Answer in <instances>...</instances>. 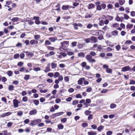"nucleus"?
<instances>
[{
	"mask_svg": "<svg viewBox=\"0 0 135 135\" xmlns=\"http://www.w3.org/2000/svg\"><path fill=\"white\" fill-rule=\"evenodd\" d=\"M13 102L14 107L15 108L18 107V103H20V102L16 99H14Z\"/></svg>",
	"mask_w": 135,
	"mask_h": 135,
	"instance_id": "nucleus-4",
	"label": "nucleus"
},
{
	"mask_svg": "<svg viewBox=\"0 0 135 135\" xmlns=\"http://www.w3.org/2000/svg\"><path fill=\"white\" fill-rule=\"evenodd\" d=\"M119 26V24L117 23H116L114 24L113 25V26L114 28H116L118 27Z\"/></svg>",
	"mask_w": 135,
	"mask_h": 135,
	"instance_id": "nucleus-37",
	"label": "nucleus"
},
{
	"mask_svg": "<svg viewBox=\"0 0 135 135\" xmlns=\"http://www.w3.org/2000/svg\"><path fill=\"white\" fill-rule=\"evenodd\" d=\"M116 106V105L114 104H112L110 106V107L111 108H115Z\"/></svg>",
	"mask_w": 135,
	"mask_h": 135,
	"instance_id": "nucleus-59",
	"label": "nucleus"
},
{
	"mask_svg": "<svg viewBox=\"0 0 135 135\" xmlns=\"http://www.w3.org/2000/svg\"><path fill=\"white\" fill-rule=\"evenodd\" d=\"M64 112H60L57 113H55L56 115V116H60L61 115H62L64 113Z\"/></svg>",
	"mask_w": 135,
	"mask_h": 135,
	"instance_id": "nucleus-31",
	"label": "nucleus"
},
{
	"mask_svg": "<svg viewBox=\"0 0 135 135\" xmlns=\"http://www.w3.org/2000/svg\"><path fill=\"white\" fill-rule=\"evenodd\" d=\"M93 15L92 14H89V13H87L85 15V18H91L92 17Z\"/></svg>",
	"mask_w": 135,
	"mask_h": 135,
	"instance_id": "nucleus-15",
	"label": "nucleus"
},
{
	"mask_svg": "<svg viewBox=\"0 0 135 135\" xmlns=\"http://www.w3.org/2000/svg\"><path fill=\"white\" fill-rule=\"evenodd\" d=\"M37 110L35 109L33 110H31L29 112V114L30 115H35L37 113Z\"/></svg>",
	"mask_w": 135,
	"mask_h": 135,
	"instance_id": "nucleus-6",
	"label": "nucleus"
},
{
	"mask_svg": "<svg viewBox=\"0 0 135 135\" xmlns=\"http://www.w3.org/2000/svg\"><path fill=\"white\" fill-rule=\"evenodd\" d=\"M91 112V111L88 110H86L85 112V114L87 115H88Z\"/></svg>",
	"mask_w": 135,
	"mask_h": 135,
	"instance_id": "nucleus-38",
	"label": "nucleus"
},
{
	"mask_svg": "<svg viewBox=\"0 0 135 135\" xmlns=\"http://www.w3.org/2000/svg\"><path fill=\"white\" fill-rule=\"evenodd\" d=\"M88 134H91V135H94L97 134L96 132L93 131L88 132Z\"/></svg>",
	"mask_w": 135,
	"mask_h": 135,
	"instance_id": "nucleus-27",
	"label": "nucleus"
},
{
	"mask_svg": "<svg viewBox=\"0 0 135 135\" xmlns=\"http://www.w3.org/2000/svg\"><path fill=\"white\" fill-rule=\"evenodd\" d=\"M60 54L62 56L64 57H66V56L67 54L65 52H60Z\"/></svg>",
	"mask_w": 135,
	"mask_h": 135,
	"instance_id": "nucleus-48",
	"label": "nucleus"
},
{
	"mask_svg": "<svg viewBox=\"0 0 135 135\" xmlns=\"http://www.w3.org/2000/svg\"><path fill=\"white\" fill-rule=\"evenodd\" d=\"M51 44V42L48 40H46L45 41V45H50Z\"/></svg>",
	"mask_w": 135,
	"mask_h": 135,
	"instance_id": "nucleus-47",
	"label": "nucleus"
},
{
	"mask_svg": "<svg viewBox=\"0 0 135 135\" xmlns=\"http://www.w3.org/2000/svg\"><path fill=\"white\" fill-rule=\"evenodd\" d=\"M104 126L102 125L99 126L97 129L99 131H100L101 130L104 128Z\"/></svg>",
	"mask_w": 135,
	"mask_h": 135,
	"instance_id": "nucleus-24",
	"label": "nucleus"
},
{
	"mask_svg": "<svg viewBox=\"0 0 135 135\" xmlns=\"http://www.w3.org/2000/svg\"><path fill=\"white\" fill-rule=\"evenodd\" d=\"M88 55H90L91 56H94L96 55V54L95 52L92 51L89 54H88Z\"/></svg>",
	"mask_w": 135,
	"mask_h": 135,
	"instance_id": "nucleus-19",
	"label": "nucleus"
},
{
	"mask_svg": "<svg viewBox=\"0 0 135 135\" xmlns=\"http://www.w3.org/2000/svg\"><path fill=\"white\" fill-rule=\"evenodd\" d=\"M22 101L25 102H26L27 101V97H24L22 99Z\"/></svg>",
	"mask_w": 135,
	"mask_h": 135,
	"instance_id": "nucleus-34",
	"label": "nucleus"
},
{
	"mask_svg": "<svg viewBox=\"0 0 135 135\" xmlns=\"http://www.w3.org/2000/svg\"><path fill=\"white\" fill-rule=\"evenodd\" d=\"M129 84H135V81L133 80H131Z\"/></svg>",
	"mask_w": 135,
	"mask_h": 135,
	"instance_id": "nucleus-62",
	"label": "nucleus"
},
{
	"mask_svg": "<svg viewBox=\"0 0 135 135\" xmlns=\"http://www.w3.org/2000/svg\"><path fill=\"white\" fill-rule=\"evenodd\" d=\"M94 6L95 5L94 4L92 3H90L88 5V8L89 9H90L92 8H94Z\"/></svg>",
	"mask_w": 135,
	"mask_h": 135,
	"instance_id": "nucleus-11",
	"label": "nucleus"
},
{
	"mask_svg": "<svg viewBox=\"0 0 135 135\" xmlns=\"http://www.w3.org/2000/svg\"><path fill=\"white\" fill-rule=\"evenodd\" d=\"M23 114V112L21 111H18L17 113V115L19 116H21Z\"/></svg>",
	"mask_w": 135,
	"mask_h": 135,
	"instance_id": "nucleus-41",
	"label": "nucleus"
},
{
	"mask_svg": "<svg viewBox=\"0 0 135 135\" xmlns=\"http://www.w3.org/2000/svg\"><path fill=\"white\" fill-rule=\"evenodd\" d=\"M13 124V123L12 122H9L7 123V126L8 127H10L12 126Z\"/></svg>",
	"mask_w": 135,
	"mask_h": 135,
	"instance_id": "nucleus-45",
	"label": "nucleus"
},
{
	"mask_svg": "<svg viewBox=\"0 0 135 135\" xmlns=\"http://www.w3.org/2000/svg\"><path fill=\"white\" fill-rule=\"evenodd\" d=\"M38 43V41L37 40H32L30 41V43L31 45L33 44H37Z\"/></svg>",
	"mask_w": 135,
	"mask_h": 135,
	"instance_id": "nucleus-10",
	"label": "nucleus"
},
{
	"mask_svg": "<svg viewBox=\"0 0 135 135\" xmlns=\"http://www.w3.org/2000/svg\"><path fill=\"white\" fill-rule=\"evenodd\" d=\"M78 103V101L77 100H74L72 102V104L73 105H75Z\"/></svg>",
	"mask_w": 135,
	"mask_h": 135,
	"instance_id": "nucleus-33",
	"label": "nucleus"
},
{
	"mask_svg": "<svg viewBox=\"0 0 135 135\" xmlns=\"http://www.w3.org/2000/svg\"><path fill=\"white\" fill-rule=\"evenodd\" d=\"M49 39L51 42H54L57 40V38L55 37H50L49 38Z\"/></svg>",
	"mask_w": 135,
	"mask_h": 135,
	"instance_id": "nucleus-8",
	"label": "nucleus"
},
{
	"mask_svg": "<svg viewBox=\"0 0 135 135\" xmlns=\"http://www.w3.org/2000/svg\"><path fill=\"white\" fill-rule=\"evenodd\" d=\"M51 66L52 69H54L56 67L57 64L52 62L51 64Z\"/></svg>",
	"mask_w": 135,
	"mask_h": 135,
	"instance_id": "nucleus-23",
	"label": "nucleus"
},
{
	"mask_svg": "<svg viewBox=\"0 0 135 135\" xmlns=\"http://www.w3.org/2000/svg\"><path fill=\"white\" fill-rule=\"evenodd\" d=\"M90 40L94 43L96 42L97 41V37L94 36H92L90 38Z\"/></svg>",
	"mask_w": 135,
	"mask_h": 135,
	"instance_id": "nucleus-7",
	"label": "nucleus"
},
{
	"mask_svg": "<svg viewBox=\"0 0 135 135\" xmlns=\"http://www.w3.org/2000/svg\"><path fill=\"white\" fill-rule=\"evenodd\" d=\"M64 79L66 82L68 81H69V78L68 76H65L64 77Z\"/></svg>",
	"mask_w": 135,
	"mask_h": 135,
	"instance_id": "nucleus-54",
	"label": "nucleus"
},
{
	"mask_svg": "<svg viewBox=\"0 0 135 135\" xmlns=\"http://www.w3.org/2000/svg\"><path fill=\"white\" fill-rule=\"evenodd\" d=\"M73 25L74 26L75 29V30H77L78 29V28L77 25V24L76 23H74L73 24Z\"/></svg>",
	"mask_w": 135,
	"mask_h": 135,
	"instance_id": "nucleus-53",
	"label": "nucleus"
},
{
	"mask_svg": "<svg viewBox=\"0 0 135 135\" xmlns=\"http://www.w3.org/2000/svg\"><path fill=\"white\" fill-rule=\"evenodd\" d=\"M73 46H76L77 42L76 41H74L71 43Z\"/></svg>",
	"mask_w": 135,
	"mask_h": 135,
	"instance_id": "nucleus-61",
	"label": "nucleus"
},
{
	"mask_svg": "<svg viewBox=\"0 0 135 135\" xmlns=\"http://www.w3.org/2000/svg\"><path fill=\"white\" fill-rule=\"evenodd\" d=\"M131 68L129 66H127L122 68V71H126L131 70Z\"/></svg>",
	"mask_w": 135,
	"mask_h": 135,
	"instance_id": "nucleus-5",
	"label": "nucleus"
},
{
	"mask_svg": "<svg viewBox=\"0 0 135 135\" xmlns=\"http://www.w3.org/2000/svg\"><path fill=\"white\" fill-rule=\"evenodd\" d=\"M60 75V74L58 72H56L54 74V77L55 78H56L57 77Z\"/></svg>",
	"mask_w": 135,
	"mask_h": 135,
	"instance_id": "nucleus-30",
	"label": "nucleus"
},
{
	"mask_svg": "<svg viewBox=\"0 0 135 135\" xmlns=\"http://www.w3.org/2000/svg\"><path fill=\"white\" fill-rule=\"evenodd\" d=\"M85 80V78H81L79 79L78 81V84L79 85H81L83 83V80Z\"/></svg>",
	"mask_w": 135,
	"mask_h": 135,
	"instance_id": "nucleus-9",
	"label": "nucleus"
},
{
	"mask_svg": "<svg viewBox=\"0 0 135 135\" xmlns=\"http://www.w3.org/2000/svg\"><path fill=\"white\" fill-rule=\"evenodd\" d=\"M33 70L35 71H40L41 70V69L39 67L34 68H33Z\"/></svg>",
	"mask_w": 135,
	"mask_h": 135,
	"instance_id": "nucleus-39",
	"label": "nucleus"
},
{
	"mask_svg": "<svg viewBox=\"0 0 135 135\" xmlns=\"http://www.w3.org/2000/svg\"><path fill=\"white\" fill-rule=\"evenodd\" d=\"M13 74V72L11 71H9L7 72V74L9 76H11Z\"/></svg>",
	"mask_w": 135,
	"mask_h": 135,
	"instance_id": "nucleus-40",
	"label": "nucleus"
},
{
	"mask_svg": "<svg viewBox=\"0 0 135 135\" xmlns=\"http://www.w3.org/2000/svg\"><path fill=\"white\" fill-rule=\"evenodd\" d=\"M67 120V118H64L62 119H61V121L62 123H65Z\"/></svg>",
	"mask_w": 135,
	"mask_h": 135,
	"instance_id": "nucleus-46",
	"label": "nucleus"
},
{
	"mask_svg": "<svg viewBox=\"0 0 135 135\" xmlns=\"http://www.w3.org/2000/svg\"><path fill=\"white\" fill-rule=\"evenodd\" d=\"M88 126V124L84 122L82 124V126L83 127H86Z\"/></svg>",
	"mask_w": 135,
	"mask_h": 135,
	"instance_id": "nucleus-42",
	"label": "nucleus"
},
{
	"mask_svg": "<svg viewBox=\"0 0 135 135\" xmlns=\"http://www.w3.org/2000/svg\"><path fill=\"white\" fill-rule=\"evenodd\" d=\"M30 75H25L24 77V79L26 80H27L30 78Z\"/></svg>",
	"mask_w": 135,
	"mask_h": 135,
	"instance_id": "nucleus-25",
	"label": "nucleus"
},
{
	"mask_svg": "<svg viewBox=\"0 0 135 135\" xmlns=\"http://www.w3.org/2000/svg\"><path fill=\"white\" fill-rule=\"evenodd\" d=\"M48 49L49 50H53L54 49V47L50 46H48L47 47Z\"/></svg>",
	"mask_w": 135,
	"mask_h": 135,
	"instance_id": "nucleus-52",
	"label": "nucleus"
},
{
	"mask_svg": "<svg viewBox=\"0 0 135 135\" xmlns=\"http://www.w3.org/2000/svg\"><path fill=\"white\" fill-rule=\"evenodd\" d=\"M69 7V5H64L62 7V9L63 10H67L68 9Z\"/></svg>",
	"mask_w": 135,
	"mask_h": 135,
	"instance_id": "nucleus-13",
	"label": "nucleus"
},
{
	"mask_svg": "<svg viewBox=\"0 0 135 135\" xmlns=\"http://www.w3.org/2000/svg\"><path fill=\"white\" fill-rule=\"evenodd\" d=\"M88 62L91 64H93L96 62V60L92 58V57L90 55H87L85 57Z\"/></svg>",
	"mask_w": 135,
	"mask_h": 135,
	"instance_id": "nucleus-2",
	"label": "nucleus"
},
{
	"mask_svg": "<svg viewBox=\"0 0 135 135\" xmlns=\"http://www.w3.org/2000/svg\"><path fill=\"white\" fill-rule=\"evenodd\" d=\"M7 80V79L5 77H3L2 79V81L3 82H5Z\"/></svg>",
	"mask_w": 135,
	"mask_h": 135,
	"instance_id": "nucleus-51",
	"label": "nucleus"
},
{
	"mask_svg": "<svg viewBox=\"0 0 135 135\" xmlns=\"http://www.w3.org/2000/svg\"><path fill=\"white\" fill-rule=\"evenodd\" d=\"M22 44L18 42L16 45V46L17 47H22Z\"/></svg>",
	"mask_w": 135,
	"mask_h": 135,
	"instance_id": "nucleus-44",
	"label": "nucleus"
},
{
	"mask_svg": "<svg viewBox=\"0 0 135 135\" xmlns=\"http://www.w3.org/2000/svg\"><path fill=\"white\" fill-rule=\"evenodd\" d=\"M125 2V0H119V3L120 5H123Z\"/></svg>",
	"mask_w": 135,
	"mask_h": 135,
	"instance_id": "nucleus-22",
	"label": "nucleus"
},
{
	"mask_svg": "<svg viewBox=\"0 0 135 135\" xmlns=\"http://www.w3.org/2000/svg\"><path fill=\"white\" fill-rule=\"evenodd\" d=\"M86 63L85 62H84L81 63V66L83 67H84L86 66Z\"/></svg>",
	"mask_w": 135,
	"mask_h": 135,
	"instance_id": "nucleus-55",
	"label": "nucleus"
},
{
	"mask_svg": "<svg viewBox=\"0 0 135 135\" xmlns=\"http://www.w3.org/2000/svg\"><path fill=\"white\" fill-rule=\"evenodd\" d=\"M124 17L125 19L127 20L129 18V17L126 14H124Z\"/></svg>",
	"mask_w": 135,
	"mask_h": 135,
	"instance_id": "nucleus-63",
	"label": "nucleus"
},
{
	"mask_svg": "<svg viewBox=\"0 0 135 135\" xmlns=\"http://www.w3.org/2000/svg\"><path fill=\"white\" fill-rule=\"evenodd\" d=\"M108 91L107 89H103L101 91V93H105Z\"/></svg>",
	"mask_w": 135,
	"mask_h": 135,
	"instance_id": "nucleus-58",
	"label": "nucleus"
},
{
	"mask_svg": "<svg viewBox=\"0 0 135 135\" xmlns=\"http://www.w3.org/2000/svg\"><path fill=\"white\" fill-rule=\"evenodd\" d=\"M106 71L107 73H111L112 71V69H111L108 68L106 69Z\"/></svg>",
	"mask_w": 135,
	"mask_h": 135,
	"instance_id": "nucleus-26",
	"label": "nucleus"
},
{
	"mask_svg": "<svg viewBox=\"0 0 135 135\" xmlns=\"http://www.w3.org/2000/svg\"><path fill=\"white\" fill-rule=\"evenodd\" d=\"M112 134V132L111 131H108L106 133L107 135H111Z\"/></svg>",
	"mask_w": 135,
	"mask_h": 135,
	"instance_id": "nucleus-64",
	"label": "nucleus"
},
{
	"mask_svg": "<svg viewBox=\"0 0 135 135\" xmlns=\"http://www.w3.org/2000/svg\"><path fill=\"white\" fill-rule=\"evenodd\" d=\"M58 128L59 129H62L64 128V126L61 124H58L57 126Z\"/></svg>",
	"mask_w": 135,
	"mask_h": 135,
	"instance_id": "nucleus-29",
	"label": "nucleus"
},
{
	"mask_svg": "<svg viewBox=\"0 0 135 135\" xmlns=\"http://www.w3.org/2000/svg\"><path fill=\"white\" fill-rule=\"evenodd\" d=\"M25 52L26 53L27 55L30 57H31L33 55V54L32 53H30V52L27 51H26Z\"/></svg>",
	"mask_w": 135,
	"mask_h": 135,
	"instance_id": "nucleus-12",
	"label": "nucleus"
},
{
	"mask_svg": "<svg viewBox=\"0 0 135 135\" xmlns=\"http://www.w3.org/2000/svg\"><path fill=\"white\" fill-rule=\"evenodd\" d=\"M33 102L36 105H37L39 104V100H33Z\"/></svg>",
	"mask_w": 135,
	"mask_h": 135,
	"instance_id": "nucleus-21",
	"label": "nucleus"
},
{
	"mask_svg": "<svg viewBox=\"0 0 135 135\" xmlns=\"http://www.w3.org/2000/svg\"><path fill=\"white\" fill-rule=\"evenodd\" d=\"M78 56L79 57H84L85 56V54L84 52H81L78 54Z\"/></svg>",
	"mask_w": 135,
	"mask_h": 135,
	"instance_id": "nucleus-14",
	"label": "nucleus"
},
{
	"mask_svg": "<svg viewBox=\"0 0 135 135\" xmlns=\"http://www.w3.org/2000/svg\"><path fill=\"white\" fill-rule=\"evenodd\" d=\"M25 67H23L21 68H20L19 70V71L21 72H23L24 70L25 71Z\"/></svg>",
	"mask_w": 135,
	"mask_h": 135,
	"instance_id": "nucleus-60",
	"label": "nucleus"
},
{
	"mask_svg": "<svg viewBox=\"0 0 135 135\" xmlns=\"http://www.w3.org/2000/svg\"><path fill=\"white\" fill-rule=\"evenodd\" d=\"M47 89H45L44 90H43L42 89H40V91L41 93H45L46 92H47Z\"/></svg>",
	"mask_w": 135,
	"mask_h": 135,
	"instance_id": "nucleus-49",
	"label": "nucleus"
},
{
	"mask_svg": "<svg viewBox=\"0 0 135 135\" xmlns=\"http://www.w3.org/2000/svg\"><path fill=\"white\" fill-rule=\"evenodd\" d=\"M112 34L114 36H117L118 34V31L117 30H114L112 32Z\"/></svg>",
	"mask_w": 135,
	"mask_h": 135,
	"instance_id": "nucleus-16",
	"label": "nucleus"
},
{
	"mask_svg": "<svg viewBox=\"0 0 135 135\" xmlns=\"http://www.w3.org/2000/svg\"><path fill=\"white\" fill-rule=\"evenodd\" d=\"M96 6V9L97 10L100 11L102 9H105L106 7V4L104 3L101 4L99 1H98L95 3Z\"/></svg>",
	"mask_w": 135,
	"mask_h": 135,
	"instance_id": "nucleus-1",
	"label": "nucleus"
},
{
	"mask_svg": "<svg viewBox=\"0 0 135 135\" xmlns=\"http://www.w3.org/2000/svg\"><path fill=\"white\" fill-rule=\"evenodd\" d=\"M41 122V120L40 119L34 120L32 121L30 124L32 126H34L37 124L39 123H40Z\"/></svg>",
	"mask_w": 135,
	"mask_h": 135,
	"instance_id": "nucleus-3",
	"label": "nucleus"
},
{
	"mask_svg": "<svg viewBox=\"0 0 135 135\" xmlns=\"http://www.w3.org/2000/svg\"><path fill=\"white\" fill-rule=\"evenodd\" d=\"M99 24L100 26H103L104 24V21L103 20H102L99 21Z\"/></svg>",
	"mask_w": 135,
	"mask_h": 135,
	"instance_id": "nucleus-32",
	"label": "nucleus"
},
{
	"mask_svg": "<svg viewBox=\"0 0 135 135\" xmlns=\"http://www.w3.org/2000/svg\"><path fill=\"white\" fill-rule=\"evenodd\" d=\"M14 57L15 59H17L19 57V54H15L14 55Z\"/></svg>",
	"mask_w": 135,
	"mask_h": 135,
	"instance_id": "nucleus-57",
	"label": "nucleus"
},
{
	"mask_svg": "<svg viewBox=\"0 0 135 135\" xmlns=\"http://www.w3.org/2000/svg\"><path fill=\"white\" fill-rule=\"evenodd\" d=\"M106 18L107 19H109V20H112L113 18V17L110 16L109 15H107L106 17Z\"/></svg>",
	"mask_w": 135,
	"mask_h": 135,
	"instance_id": "nucleus-18",
	"label": "nucleus"
},
{
	"mask_svg": "<svg viewBox=\"0 0 135 135\" xmlns=\"http://www.w3.org/2000/svg\"><path fill=\"white\" fill-rule=\"evenodd\" d=\"M29 120L28 119H27L25 120L24 121V122L25 124H27L29 123Z\"/></svg>",
	"mask_w": 135,
	"mask_h": 135,
	"instance_id": "nucleus-56",
	"label": "nucleus"
},
{
	"mask_svg": "<svg viewBox=\"0 0 135 135\" xmlns=\"http://www.w3.org/2000/svg\"><path fill=\"white\" fill-rule=\"evenodd\" d=\"M36 40H38L40 38V36L39 35H37L34 36Z\"/></svg>",
	"mask_w": 135,
	"mask_h": 135,
	"instance_id": "nucleus-35",
	"label": "nucleus"
},
{
	"mask_svg": "<svg viewBox=\"0 0 135 135\" xmlns=\"http://www.w3.org/2000/svg\"><path fill=\"white\" fill-rule=\"evenodd\" d=\"M115 20L118 22L121 21V19L119 16H117L115 19Z\"/></svg>",
	"mask_w": 135,
	"mask_h": 135,
	"instance_id": "nucleus-50",
	"label": "nucleus"
},
{
	"mask_svg": "<svg viewBox=\"0 0 135 135\" xmlns=\"http://www.w3.org/2000/svg\"><path fill=\"white\" fill-rule=\"evenodd\" d=\"M14 87L12 85H9L8 87V89L9 90L12 91L14 90Z\"/></svg>",
	"mask_w": 135,
	"mask_h": 135,
	"instance_id": "nucleus-20",
	"label": "nucleus"
},
{
	"mask_svg": "<svg viewBox=\"0 0 135 135\" xmlns=\"http://www.w3.org/2000/svg\"><path fill=\"white\" fill-rule=\"evenodd\" d=\"M32 70L31 68H30L28 69L27 68H25V71L26 73L29 72Z\"/></svg>",
	"mask_w": 135,
	"mask_h": 135,
	"instance_id": "nucleus-36",
	"label": "nucleus"
},
{
	"mask_svg": "<svg viewBox=\"0 0 135 135\" xmlns=\"http://www.w3.org/2000/svg\"><path fill=\"white\" fill-rule=\"evenodd\" d=\"M46 70H44V72L45 73H47V72L50 71V69L49 67H47L45 68Z\"/></svg>",
	"mask_w": 135,
	"mask_h": 135,
	"instance_id": "nucleus-28",
	"label": "nucleus"
},
{
	"mask_svg": "<svg viewBox=\"0 0 135 135\" xmlns=\"http://www.w3.org/2000/svg\"><path fill=\"white\" fill-rule=\"evenodd\" d=\"M133 26V24H131V25H128L127 26V29L129 28L130 29Z\"/></svg>",
	"mask_w": 135,
	"mask_h": 135,
	"instance_id": "nucleus-43",
	"label": "nucleus"
},
{
	"mask_svg": "<svg viewBox=\"0 0 135 135\" xmlns=\"http://www.w3.org/2000/svg\"><path fill=\"white\" fill-rule=\"evenodd\" d=\"M13 22H15L19 20V18L17 17H15L11 20Z\"/></svg>",
	"mask_w": 135,
	"mask_h": 135,
	"instance_id": "nucleus-17",
	"label": "nucleus"
}]
</instances>
